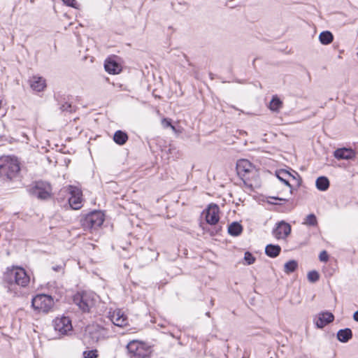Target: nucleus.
Here are the masks:
<instances>
[{"label": "nucleus", "mask_w": 358, "mask_h": 358, "mask_svg": "<svg viewBox=\"0 0 358 358\" xmlns=\"http://www.w3.org/2000/svg\"><path fill=\"white\" fill-rule=\"evenodd\" d=\"M320 278L319 273L315 271H310L308 273V279L311 282H317Z\"/></svg>", "instance_id": "obj_29"}, {"label": "nucleus", "mask_w": 358, "mask_h": 358, "mask_svg": "<svg viewBox=\"0 0 358 358\" xmlns=\"http://www.w3.org/2000/svg\"><path fill=\"white\" fill-rule=\"evenodd\" d=\"M2 139V136H0V141Z\"/></svg>", "instance_id": "obj_41"}, {"label": "nucleus", "mask_w": 358, "mask_h": 358, "mask_svg": "<svg viewBox=\"0 0 358 358\" xmlns=\"http://www.w3.org/2000/svg\"><path fill=\"white\" fill-rule=\"evenodd\" d=\"M60 108L62 111H71V105L68 103H65L62 105Z\"/></svg>", "instance_id": "obj_35"}, {"label": "nucleus", "mask_w": 358, "mask_h": 358, "mask_svg": "<svg viewBox=\"0 0 358 358\" xmlns=\"http://www.w3.org/2000/svg\"><path fill=\"white\" fill-rule=\"evenodd\" d=\"M3 281L10 287L13 285H17L24 288L28 287L30 277L22 267L12 266L6 268L3 273Z\"/></svg>", "instance_id": "obj_1"}, {"label": "nucleus", "mask_w": 358, "mask_h": 358, "mask_svg": "<svg viewBox=\"0 0 358 358\" xmlns=\"http://www.w3.org/2000/svg\"><path fill=\"white\" fill-rule=\"evenodd\" d=\"M282 101L276 96H274L269 103V108L273 111H278L282 107Z\"/></svg>", "instance_id": "obj_28"}, {"label": "nucleus", "mask_w": 358, "mask_h": 358, "mask_svg": "<svg viewBox=\"0 0 358 358\" xmlns=\"http://www.w3.org/2000/svg\"><path fill=\"white\" fill-rule=\"evenodd\" d=\"M352 337V332L349 328L341 329L337 333L338 340L342 343L348 342Z\"/></svg>", "instance_id": "obj_20"}, {"label": "nucleus", "mask_w": 358, "mask_h": 358, "mask_svg": "<svg viewBox=\"0 0 358 358\" xmlns=\"http://www.w3.org/2000/svg\"><path fill=\"white\" fill-rule=\"evenodd\" d=\"M113 140L117 144L122 145L127 141L128 136L126 133L119 130L115 133Z\"/></svg>", "instance_id": "obj_22"}, {"label": "nucleus", "mask_w": 358, "mask_h": 358, "mask_svg": "<svg viewBox=\"0 0 358 358\" xmlns=\"http://www.w3.org/2000/svg\"><path fill=\"white\" fill-rule=\"evenodd\" d=\"M334 319V316L332 313L325 312L320 314V316L316 321V326L318 328H323L324 326L331 322Z\"/></svg>", "instance_id": "obj_17"}, {"label": "nucleus", "mask_w": 358, "mask_h": 358, "mask_svg": "<svg viewBox=\"0 0 358 358\" xmlns=\"http://www.w3.org/2000/svg\"><path fill=\"white\" fill-rule=\"evenodd\" d=\"M53 325L55 330L61 335L67 334L73 329L71 321L68 317H57L53 322Z\"/></svg>", "instance_id": "obj_10"}, {"label": "nucleus", "mask_w": 358, "mask_h": 358, "mask_svg": "<svg viewBox=\"0 0 358 358\" xmlns=\"http://www.w3.org/2000/svg\"><path fill=\"white\" fill-rule=\"evenodd\" d=\"M64 4H66L68 6H71L73 8H76V0H62Z\"/></svg>", "instance_id": "obj_34"}, {"label": "nucleus", "mask_w": 358, "mask_h": 358, "mask_svg": "<svg viewBox=\"0 0 358 358\" xmlns=\"http://www.w3.org/2000/svg\"><path fill=\"white\" fill-rule=\"evenodd\" d=\"M162 126L165 128L171 127L173 131H176V127L171 124V120L167 118H164L162 121Z\"/></svg>", "instance_id": "obj_32"}, {"label": "nucleus", "mask_w": 358, "mask_h": 358, "mask_svg": "<svg viewBox=\"0 0 358 358\" xmlns=\"http://www.w3.org/2000/svg\"><path fill=\"white\" fill-rule=\"evenodd\" d=\"M20 170L18 159L13 156L0 157V177L3 180H11L15 178Z\"/></svg>", "instance_id": "obj_2"}, {"label": "nucleus", "mask_w": 358, "mask_h": 358, "mask_svg": "<svg viewBox=\"0 0 358 358\" xmlns=\"http://www.w3.org/2000/svg\"><path fill=\"white\" fill-rule=\"evenodd\" d=\"M277 178L282 181L285 185L287 186L291 187V185L289 182L288 178H293V179H295V177L293 176L289 172L285 171V170H280L277 172L276 173Z\"/></svg>", "instance_id": "obj_21"}, {"label": "nucleus", "mask_w": 358, "mask_h": 358, "mask_svg": "<svg viewBox=\"0 0 358 358\" xmlns=\"http://www.w3.org/2000/svg\"><path fill=\"white\" fill-rule=\"evenodd\" d=\"M271 199H274V200L286 201V199H282V198H279V197H272Z\"/></svg>", "instance_id": "obj_38"}, {"label": "nucleus", "mask_w": 358, "mask_h": 358, "mask_svg": "<svg viewBox=\"0 0 358 358\" xmlns=\"http://www.w3.org/2000/svg\"><path fill=\"white\" fill-rule=\"evenodd\" d=\"M127 348L129 352L137 358H149L151 354V348L146 343L133 340L130 341Z\"/></svg>", "instance_id": "obj_8"}, {"label": "nucleus", "mask_w": 358, "mask_h": 358, "mask_svg": "<svg viewBox=\"0 0 358 358\" xmlns=\"http://www.w3.org/2000/svg\"><path fill=\"white\" fill-rule=\"evenodd\" d=\"M281 248L278 245L268 244L265 248L266 255L272 258L278 257Z\"/></svg>", "instance_id": "obj_19"}, {"label": "nucleus", "mask_w": 358, "mask_h": 358, "mask_svg": "<svg viewBox=\"0 0 358 358\" xmlns=\"http://www.w3.org/2000/svg\"><path fill=\"white\" fill-rule=\"evenodd\" d=\"M52 269L55 271H57V272H61L63 271V267L61 265H57L56 266H53L52 267Z\"/></svg>", "instance_id": "obj_36"}, {"label": "nucleus", "mask_w": 358, "mask_h": 358, "mask_svg": "<svg viewBox=\"0 0 358 358\" xmlns=\"http://www.w3.org/2000/svg\"><path fill=\"white\" fill-rule=\"evenodd\" d=\"M302 224L308 227H315L317 225V217L313 213L309 214L304 218Z\"/></svg>", "instance_id": "obj_26"}, {"label": "nucleus", "mask_w": 358, "mask_h": 358, "mask_svg": "<svg viewBox=\"0 0 358 358\" xmlns=\"http://www.w3.org/2000/svg\"><path fill=\"white\" fill-rule=\"evenodd\" d=\"M206 315H207L208 316H210V313H209V312L206 313Z\"/></svg>", "instance_id": "obj_40"}, {"label": "nucleus", "mask_w": 358, "mask_h": 358, "mask_svg": "<svg viewBox=\"0 0 358 358\" xmlns=\"http://www.w3.org/2000/svg\"><path fill=\"white\" fill-rule=\"evenodd\" d=\"M292 228L289 224L280 221L276 224L273 229L272 234L278 239H285L291 233Z\"/></svg>", "instance_id": "obj_12"}, {"label": "nucleus", "mask_w": 358, "mask_h": 358, "mask_svg": "<svg viewBox=\"0 0 358 358\" xmlns=\"http://www.w3.org/2000/svg\"><path fill=\"white\" fill-rule=\"evenodd\" d=\"M270 203H272V204H277V203L272 202V201H270Z\"/></svg>", "instance_id": "obj_39"}, {"label": "nucleus", "mask_w": 358, "mask_h": 358, "mask_svg": "<svg viewBox=\"0 0 358 358\" xmlns=\"http://www.w3.org/2000/svg\"><path fill=\"white\" fill-rule=\"evenodd\" d=\"M84 336L89 344H94L99 341L108 338L109 335L106 328L99 324H93L86 327Z\"/></svg>", "instance_id": "obj_5"}, {"label": "nucleus", "mask_w": 358, "mask_h": 358, "mask_svg": "<svg viewBox=\"0 0 358 358\" xmlns=\"http://www.w3.org/2000/svg\"><path fill=\"white\" fill-rule=\"evenodd\" d=\"M236 170L245 186L252 189L253 187L252 180L255 178L257 175L255 166L249 160L241 159L237 162Z\"/></svg>", "instance_id": "obj_3"}, {"label": "nucleus", "mask_w": 358, "mask_h": 358, "mask_svg": "<svg viewBox=\"0 0 358 358\" xmlns=\"http://www.w3.org/2000/svg\"><path fill=\"white\" fill-rule=\"evenodd\" d=\"M319 259L322 262H327L329 260V255L327 251L323 250L320 253Z\"/></svg>", "instance_id": "obj_33"}, {"label": "nucleus", "mask_w": 358, "mask_h": 358, "mask_svg": "<svg viewBox=\"0 0 358 358\" xmlns=\"http://www.w3.org/2000/svg\"><path fill=\"white\" fill-rule=\"evenodd\" d=\"M69 190L71 195L69 198V205L75 210L80 209L83 201L81 190L78 187L71 185L69 187Z\"/></svg>", "instance_id": "obj_11"}, {"label": "nucleus", "mask_w": 358, "mask_h": 358, "mask_svg": "<svg viewBox=\"0 0 358 358\" xmlns=\"http://www.w3.org/2000/svg\"><path fill=\"white\" fill-rule=\"evenodd\" d=\"M242 226L236 222L231 223L228 227V232L230 235L237 236L242 233Z\"/></svg>", "instance_id": "obj_23"}, {"label": "nucleus", "mask_w": 358, "mask_h": 358, "mask_svg": "<svg viewBox=\"0 0 358 358\" xmlns=\"http://www.w3.org/2000/svg\"><path fill=\"white\" fill-rule=\"evenodd\" d=\"M244 259L245 260V262H247V264L248 265L252 264L255 262V258L249 252H245Z\"/></svg>", "instance_id": "obj_31"}, {"label": "nucleus", "mask_w": 358, "mask_h": 358, "mask_svg": "<svg viewBox=\"0 0 358 358\" xmlns=\"http://www.w3.org/2000/svg\"><path fill=\"white\" fill-rule=\"evenodd\" d=\"M103 221L104 215L101 211H93L83 217L80 223L85 231L93 232L103 224Z\"/></svg>", "instance_id": "obj_4"}, {"label": "nucleus", "mask_w": 358, "mask_h": 358, "mask_svg": "<svg viewBox=\"0 0 358 358\" xmlns=\"http://www.w3.org/2000/svg\"><path fill=\"white\" fill-rule=\"evenodd\" d=\"M30 83L31 87L36 92H41L46 87L45 80L40 76H33L30 80Z\"/></svg>", "instance_id": "obj_16"}, {"label": "nucleus", "mask_w": 358, "mask_h": 358, "mask_svg": "<svg viewBox=\"0 0 358 358\" xmlns=\"http://www.w3.org/2000/svg\"><path fill=\"white\" fill-rule=\"evenodd\" d=\"M83 356L85 358H96L98 357V352L96 350L85 351Z\"/></svg>", "instance_id": "obj_30"}, {"label": "nucleus", "mask_w": 358, "mask_h": 358, "mask_svg": "<svg viewBox=\"0 0 358 358\" xmlns=\"http://www.w3.org/2000/svg\"><path fill=\"white\" fill-rule=\"evenodd\" d=\"M315 185L319 190L326 191L329 187V181L327 178L320 176L316 180Z\"/></svg>", "instance_id": "obj_24"}, {"label": "nucleus", "mask_w": 358, "mask_h": 358, "mask_svg": "<svg viewBox=\"0 0 358 358\" xmlns=\"http://www.w3.org/2000/svg\"><path fill=\"white\" fill-rule=\"evenodd\" d=\"M52 187L46 182H36L32 189V194L40 199H47L51 196Z\"/></svg>", "instance_id": "obj_9"}, {"label": "nucleus", "mask_w": 358, "mask_h": 358, "mask_svg": "<svg viewBox=\"0 0 358 358\" xmlns=\"http://www.w3.org/2000/svg\"><path fill=\"white\" fill-rule=\"evenodd\" d=\"M333 39V34L329 31H322L319 35V40L320 43L323 45H328L331 43Z\"/></svg>", "instance_id": "obj_25"}, {"label": "nucleus", "mask_w": 358, "mask_h": 358, "mask_svg": "<svg viewBox=\"0 0 358 358\" xmlns=\"http://www.w3.org/2000/svg\"><path fill=\"white\" fill-rule=\"evenodd\" d=\"M298 267V263L295 260H289L284 266L285 273L289 274L294 272Z\"/></svg>", "instance_id": "obj_27"}, {"label": "nucleus", "mask_w": 358, "mask_h": 358, "mask_svg": "<svg viewBox=\"0 0 358 358\" xmlns=\"http://www.w3.org/2000/svg\"><path fill=\"white\" fill-rule=\"evenodd\" d=\"M334 155L338 159H350L354 157L355 153L351 149L339 148L334 152Z\"/></svg>", "instance_id": "obj_18"}, {"label": "nucleus", "mask_w": 358, "mask_h": 358, "mask_svg": "<svg viewBox=\"0 0 358 358\" xmlns=\"http://www.w3.org/2000/svg\"><path fill=\"white\" fill-rule=\"evenodd\" d=\"M96 296L92 292L77 293L73 297L74 303L83 312H89L95 305Z\"/></svg>", "instance_id": "obj_7"}, {"label": "nucleus", "mask_w": 358, "mask_h": 358, "mask_svg": "<svg viewBox=\"0 0 358 358\" xmlns=\"http://www.w3.org/2000/svg\"><path fill=\"white\" fill-rule=\"evenodd\" d=\"M104 68L110 74H117L122 70L121 66L112 58L106 60Z\"/></svg>", "instance_id": "obj_15"}, {"label": "nucleus", "mask_w": 358, "mask_h": 358, "mask_svg": "<svg viewBox=\"0 0 358 358\" xmlns=\"http://www.w3.org/2000/svg\"><path fill=\"white\" fill-rule=\"evenodd\" d=\"M220 209L217 205L210 204L205 211V217L207 223L211 225L217 224L220 220Z\"/></svg>", "instance_id": "obj_13"}, {"label": "nucleus", "mask_w": 358, "mask_h": 358, "mask_svg": "<svg viewBox=\"0 0 358 358\" xmlns=\"http://www.w3.org/2000/svg\"><path fill=\"white\" fill-rule=\"evenodd\" d=\"M54 305L53 298L50 295L44 294H37L31 301V306L35 310L45 313L51 311Z\"/></svg>", "instance_id": "obj_6"}, {"label": "nucleus", "mask_w": 358, "mask_h": 358, "mask_svg": "<svg viewBox=\"0 0 358 358\" xmlns=\"http://www.w3.org/2000/svg\"><path fill=\"white\" fill-rule=\"evenodd\" d=\"M353 318L355 321L358 322V310L354 313Z\"/></svg>", "instance_id": "obj_37"}, {"label": "nucleus", "mask_w": 358, "mask_h": 358, "mask_svg": "<svg viewBox=\"0 0 358 358\" xmlns=\"http://www.w3.org/2000/svg\"><path fill=\"white\" fill-rule=\"evenodd\" d=\"M110 320L114 325L120 327H124L128 324L127 317L120 309H117L110 313Z\"/></svg>", "instance_id": "obj_14"}]
</instances>
